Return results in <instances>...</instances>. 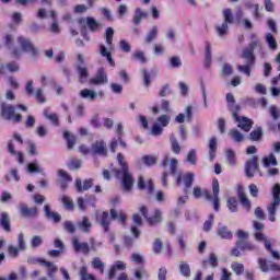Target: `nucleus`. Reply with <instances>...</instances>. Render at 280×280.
Wrapping results in <instances>:
<instances>
[{
	"label": "nucleus",
	"mask_w": 280,
	"mask_h": 280,
	"mask_svg": "<svg viewBox=\"0 0 280 280\" xmlns=\"http://www.w3.org/2000/svg\"><path fill=\"white\" fill-rule=\"evenodd\" d=\"M255 49L261 50V42L257 37V35H252V42L248 47L243 49L241 58L245 60V65H238L237 70L241 73H245L248 78H250V69L255 66Z\"/></svg>",
	"instance_id": "1"
},
{
	"label": "nucleus",
	"mask_w": 280,
	"mask_h": 280,
	"mask_svg": "<svg viewBox=\"0 0 280 280\" xmlns=\"http://www.w3.org/2000/svg\"><path fill=\"white\" fill-rule=\"evenodd\" d=\"M226 102L228 108L231 112L232 117L237 122L238 128H241V130H244V132H250V128H253V121L248 117L237 115V113L242 110V107L235 104V97L233 96V94H226Z\"/></svg>",
	"instance_id": "2"
},
{
	"label": "nucleus",
	"mask_w": 280,
	"mask_h": 280,
	"mask_svg": "<svg viewBox=\"0 0 280 280\" xmlns=\"http://www.w3.org/2000/svg\"><path fill=\"white\" fill-rule=\"evenodd\" d=\"M117 161L121 167V170H114L116 178H121L122 187L126 191H130L132 189V185H135V179L130 174V170L128 168V164L124 160V154H117Z\"/></svg>",
	"instance_id": "3"
},
{
	"label": "nucleus",
	"mask_w": 280,
	"mask_h": 280,
	"mask_svg": "<svg viewBox=\"0 0 280 280\" xmlns=\"http://www.w3.org/2000/svg\"><path fill=\"white\" fill-rule=\"evenodd\" d=\"M0 117L4 119V121H13V124H21L23 119V115L16 114V108L5 102L0 104Z\"/></svg>",
	"instance_id": "4"
},
{
	"label": "nucleus",
	"mask_w": 280,
	"mask_h": 280,
	"mask_svg": "<svg viewBox=\"0 0 280 280\" xmlns=\"http://www.w3.org/2000/svg\"><path fill=\"white\" fill-rule=\"evenodd\" d=\"M280 206V185L276 184L272 188V201L267 206L270 222H277V209Z\"/></svg>",
	"instance_id": "5"
},
{
	"label": "nucleus",
	"mask_w": 280,
	"mask_h": 280,
	"mask_svg": "<svg viewBox=\"0 0 280 280\" xmlns=\"http://www.w3.org/2000/svg\"><path fill=\"white\" fill-rule=\"evenodd\" d=\"M203 196L206 199L212 201L214 211H220V183L218 179L212 182V196L211 192L205 190Z\"/></svg>",
	"instance_id": "6"
},
{
	"label": "nucleus",
	"mask_w": 280,
	"mask_h": 280,
	"mask_svg": "<svg viewBox=\"0 0 280 280\" xmlns=\"http://www.w3.org/2000/svg\"><path fill=\"white\" fill-rule=\"evenodd\" d=\"M23 250H27V243H25V235L21 232L18 235V246L9 245L8 253L11 257L16 258L20 253H23Z\"/></svg>",
	"instance_id": "7"
},
{
	"label": "nucleus",
	"mask_w": 280,
	"mask_h": 280,
	"mask_svg": "<svg viewBox=\"0 0 280 280\" xmlns=\"http://www.w3.org/2000/svg\"><path fill=\"white\" fill-rule=\"evenodd\" d=\"M170 120L171 118L167 115L160 116L151 128V135H153V137L163 135V129L170 125Z\"/></svg>",
	"instance_id": "8"
},
{
	"label": "nucleus",
	"mask_w": 280,
	"mask_h": 280,
	"mask_svg": "<svg viewBox=\"0 0 280 280\" xmlns=\"http://www.w3.org/2000/svg\"><path fill=\"white\" fill-rule=\"evenodd\" d=\"M18 43L22 49V51H25V54H30L32 58H36L38 56V49L34 47V44L30 38H26L24 36L18 37Z\"/></svg>",
	"instance_id": "9"
},
{
	"label": "nucleus",
	"mask_w": 280,
	"mask_h": 280,
	"mask_svg": "<svg viewBox=\"0 0 280 280\" xmlns=\"http://www.w3.org/2000/svg\"><path fill=\"white\" fill-rule=\"evenodd\" d=\"M257 172H259V158L254 155L245 163V176L253 178Z\"/></svg>",
	"instance_id": "10"
},
{
	"label": "nucleus",
	"mask_w": 280,
	"mask_h": 280,
	"mask_svg": "<svg viewBox=\"0 0 280 280\" xmlns=\"http://www.w3.org/2000/svg\"><path fill=\"white\" fill-rule=\"evenodd\" d=\"M140 213L143 215V218H145L150 226H154V224H159V222H162L163 220L162 218L163 213L161 212V210H155L154 215L148 218V208L145 206H141Z\"/></svg>",
	"instance_id": "11"
},
{
	"label": "nucleus",
	"mask_w": 280,
	"mask_h": 280,
	"mask_svg": "<svg viewBox=\"0 0 280 280\" xmlns=\"http://www.w3.org/2000/svg\"><path fill=\"white\" fill-rule=\"evenodd\" d=\"M72 248L74 253H82V255H89L91 253V246L86 242H80L78 236L72 237Z\"/></svg>",
	"instance_id": "12"
},
{
	"label": "nucleus",
	"mask_w": 280,
	"mask_h": 280,
	"mask_svg": "<svg viewBox=\"0 0 280 280\" xmlns=\"http://www.w3.org/2000/svg\"><path fill=\"white\" fill-rule=\"evenodd\" d=\"M91 154L96 156H107L108 148L106 147V142L104 140H97L91 145Z\"/></svg>",
	"instance_id": "13"
},
{
	"label": "nucleus",
	"mask_w": 280,
	"mask_h": 280,
	"mask_svg": "<svg viewBox=\"0 0 280 280\" xmlns=\"http://www.w3.org/2000/svg\"><path fill=\"white\" fill-rule=\"evenodd\" d=\"M90 84H94L95 86H101L102 84H108V77L106 75V70H104V68H100L96 71L95 77L90 79Z\"/></svg>",
	"instance_id": "14"
},
{
	"label": "nucleus",
	"mask_w": 280,
	"mask_h": 280,
	"mask_svg": "<svg viewBox=\"0 0 280 280\" xmlns=\"http://www.w3.org/2000/svg\"><path fill=\"white\" fill-rule=\"evenodd\" d=\"M79 25H81L82 30L86 28V25L89 27V30H97V27H100V23L97 21H95V18H81L78 20Z\"/></svg>",
	"instance_id": "15"
},
{
	"label": "nucleus",
	"mask_w": 280,
	"mask_h": 280,
	"mask_svg": "<svg viewBox=\"0 0 280 280\" xmlns=\"http://www.w3.org/2000/svg\"><path fill=\"white\" fill-rule=\"evenodd\" d=\"M19 209L23 218H35V215H38V208L36 207L30 208L25 203H20Z\"/></svg>",
	"instance_id": "16"
},
{
	"label": "nucleus",
	"mask_w": 280,
	"mask_h": 280,
	"mask_svg": "<svg viewBox=\"0 0 280 280\" xmlns=\"http://www.w3.org/2000/svg\"><path fill=\"white\" fill-rule=\"evenodd\" d=\"M191 117H194V107H191V105H189L185 108V114H178L175 117V121L177 124H185V119H186V121H191Z\"/></svg>",
	"instance_id": "17"
},
{
	"label": "nucleus",
	"mask_w": 280,
	"mask_h": 280,
	"mask_svg": "<svg viewBox=\"0 0 280 280\" xmlns=\"http://www.w3.org/2000/svg\"><path fill=\"white\" fill-rule=\"evenodd\" d=\"M117 270H126V262L117 260L114 265H112L109 271L107 272V279L113 280V278L117 275Z\"/></svg>",
	"instance_id": "18"
},
{
	"label": "nucleus",
	"mask_w": 280,
	"mask_h": 280,
	"mask_svg": "<svg viewBox=\"0 0 280 280\" xmlns=\"http://www.w3.org/2000/svg\"><path fill=\"white\" fill-rule=\"evenodd\" d=\"M44 213L47 220H51L55 224H58L62 220V217L58 212L52 211L49 205L44 206Z\"/></svg>",
	"instance_id": "19"
},
{
	"label": "nucleus",
	"mask_w": 280,
	"mask_h": 280,
	"mask_svg": "<svg viewBox=\"0 0 280 280\" xmlns=\"http://www.w3.org/2000/svg\"><path fill=\"white\" fill-rule=\"evenodd\" d=\"M8 152L9 154H11V156H15L18 163H20L21 165L25 163V160L23 159V153L14 149V142L12 140L8 142Z\"/></svg>",
	"instance_id": "20"
},
{
	"label": "nucleus",
	"mask_w": 280,
	"mask_h": 280,
	"mask_svg": "<svg viewBox=\"0 0 280 280\" xmlns=\"http://www.w3.org/2000/svg\"><path fill=\"white\" fill-rule=\"evenodd\" d=\"M217 235L220 236L221 240H233V232H231L226 225H222L221 223H219L217 229Z\"/></svg>",
	"instance_id": "21"
},
{
	"label": "nucleus",
	"mask_w": 280,
	"mask_h": 280,
	"mask_svg": "<svg viewBox=\"0 0 280 280\" xmlns=\"http://www.w3.org/2000/svg\"><path fill=\"white\" fill-rule=\"evenodd\" d=\"M96 220L101 224V226H103L104 231L108 233V226H110V217L108 215V212H102L97 214Z\"/></svg>",
	"instance_id": "22"
},
{
	"label": "nucleus",
	"mask_w": 280,
	"mask_h": 280,
	"mask_svg": "<svg viewBox=\"0 0 280 280\" xmlns=\"http://www.w3.org/2000/svg\"><path fill=\"white\" fill-rule=\"evenodd\" d=\"M170 165L172 176H176V170L178 168V160L170 158L166 155L163 160V166L167 167Z\"/></svg>",
	"instance_id": "23"
},
{
	"label": "nucleus",
	"mask_w": 280,
	"mask_h": 280,
	"mask_svg": "<svg viewBox=\"0 0 280 280\" xmlns=\"http://www.w3.org/2000/svg\"><path fill=\"white\" fill-rule=\"evenodd\" d=\"M58 176H60V187L66 191V189L69 187V183L73 180V178L70 177L69 174L65 172V170H59L58 171Z\"/></svg>",
	"instance_id": "24"
},
{
	"label": "nucleus",
	"mask_w": 280,
	"mask_h": 280,
	"mask_svg": "<svg viewBox=\"0 0 280 280\" xmlns=\"http://www.w3.org/2000/svg\"><path fill=\"white\" fill-rule=\"evenodd\" d=\"M75 187H77V190L79 192L89 191V189H91L93 187V179L84 180L83 186H82V179L77 178L75 179Z\"/></svg>",
	"instance_id": "25"
},
{
	"label": "nucleus",
	"mask_w": 280,
	"mask_h": 280,
	"mask_svg": "<svg viewBox=\"0 0 280 280\" xmlns=\"http://www.w3.org/2000/svg\"><path fill=\"white\" fill-rule=\"evenodd\" d=\"M143 19H148V11L137 8L133 13V25H141V21H143Z\"/></svg>",
	"instance_id": "26"
},
{
	"label": "nucleus",
	"mask_w": 280,
	"mask_h": 280,
	"mask_svg": "<svg viewBox=\"0 0 280 280\" xmlns=\"http://www.w3.org/2000/svg\"><path fill=\"white\" fill-rule=\"evenodd\" d=\"M138 189H147L148 194L154 192V184L152 183V179L148 182V185H145V180L142 176L138 179Z\"/></svg>",
	"instance_id": "27"
},
{
	"label": "nucleus",
	"mask_w": 280,
	"mask_h": 280,
	"mask_svg": "<svg viewBox=\"0 0 280 280\" xmlns=\"http://www.w3.org/2000/svg\"><path fill=\"white\" fill-rule=\"evenodd\" d=\"M236 246L240 250L253 253V250H257V246L253 245L248 241H236Z\"/></svg>",
	"instance_id": "28"
},
{
	"label": "nucleus",
	"mask_w": 280,
	"mask_h": 280,
	"mask_svg": "<svg viewBox=\"0 0 280 280\" xmlns=\"http://www.w3.org/2000/svg\"><path fill=\"white\" fill-rule=\"evenodd\" d=\"M109 213H110V220H118L120 224H126V213L122 210H119L117 212V210L112 209Z\"/></svg>",
	"instance_id": "29"
},
{
	"label": "nucleus",
	"mask_w": 280,
	"mask_h": 280,
	"mask_svg": "<svg viewBox=\"0 0 280 280\" xmlns=\"http://www.w3.org/2000/svg\"><path fill=\"white\" fill-rule=\"evenodd\" d=\"M0 225L4 231H7V233H10V231H12V229L10 228V214H8V212H2L0 214Z\"/></svg>",
	"instance_id": "30"
},
{
	"label": "nucleus",
	"mask_w": 280,
	"mask_h": 280,
	"mask_svg": "<svg viewBox=\"0 0 280 280\" xmlns=\"http://www.w3.org/2000/svg\"><path fill=\"white\" fill-rule=\"evenodd\" d=\"M77 70L79 73V81L81 84H84V82L89 80V69H86L84 66H77Z\"/></svg>",
	"instance_id": "31"
},
{
	"label": "nucleus",
	"mask_w": 280,
	"mask_h": 280,
	"mask_svg": "<svg viewBox=\"0 0 280 280\" xmlns=\"http://www.w3.org/2000/svg\"><path fill=\"white\" fill-rule=\"evenodd\" d=\"M100 54L103 56V58H107L108 63L110 67H115V61L113 60V55H110V51L106 46L102 45L100 46Z\"/></svg>",
	"instance_id": "32"
},
{
	"label": "nucleus",
	"mask_w": 280,
	"mask_h": 280,
	"mask_svg": "<svg viewBox=\"0 0 280 280\" xmlns=\"http://www.w3.org/2000/svg\"><path fill=\"white\" fill-rule=\"evenodd\" d=\"M207 264H209L211 268H218V256L211 253L208 259L202 261V268H207Z\"/></svg>",
	"instance_id": "33"
},
{
	"label": "nucleus",
	"mask_w": 280,
	"mask_h": 280,
	"mask_svg": "<svg viewBox=\"0 0 280 280\" xmlns=\"http://www.w3.org/2000/svg\"><path fill=\"white\" fill-rule=\"evenodd\" d=\"M80 96L83 97V100H90L91 102H94V100H97V94L93 90L84 89L80 92Z\"/></svg>",
	"instance_id": "34"
},
{
	"label": "nucleus",
	"mask_w": 280,
	"mask_h": 280,
	"mask_svg": "<svg viewBox=\"0 0 280 280\" xmlns=\"http://www.w3.org/2000/svg\"><path fill=\"white\" fill-rule=\"evenodd\" d=\"M63 139L67 141L68 150H73V147L75 145V142L78 139L75 136H71V132L69 131H63Z\"/></svg>",
	"instance_id": "35"
},
{
	"label": "nucleus",
	"mask_w": 280,
	"mask_h": 280,
	"mask_svg": "<svg viewBox=\"0 0 280 280\" xmlns=\"http://www.w3.org/2000/svg\"><path fill=\"white\" fill-rule=\"evenodd\" d=\"M156 36H159V27L152 26L151 31L147 34L144 43L150 45L152 42L156 40Z\"/></svg>",
	"instance_id": "36"
},
{
	"label": "nucleus",
	"mask_w": 280,
	"mask_h": 280,
	"mask_svg": "<svg viewBox=\"0 0 280 280\" xmlns=\"http://www.w3.org/2000/svg\"><path fill=\"white\" fill-rule=\"evenodd\" d=\"M105 40L108 45V50L112 51V49H114L113 47V36H115V31L113 30V27H108L106 31H105Z\"/></svg>",
	"instance_id": "37"
},
{
	"label": "nucleus",
	"mask_w": 280,
	"mask_h": 280,
	"mask_svg": "<svg viewBox=\"0 0 280 280\" xmlns=\"http://www.w3.org/2000/svg\"><path fill=\"white\" fill-rule=\"evenodd\" d=\"M44 266L47 268V276L50 279H54L56 272H58V267L54 262L47 260L44 262Z\"/></svg>",
	"instance_id": "38"
},
{
	"label": "nucleus",
	"mask_w": 280,
	"mask_h": 280,
	"mask_svg": "<svg viewBox=\"0 0 280 280\" xmlns=\"http://www.w3.org/2000/svg\"><path fill=\"white\" fill-rule=\"evenodd\" d=\"M78 226L83 233H89V231H91V226H93V224L91 223V221H89V218L83 217L82 221L78 223Z\"/></svg>",
	"instance_id": "39"
},
{
	"label": "nucleus",
	"mask_w": 280,
	"mask_h": 280,
	"mask_svg": "<svg viewBox=\"0 0 280 280\" xmlns=\"http://www.w3.org/2000/svg\"><path fill=\"white\" fill-rule=\"evenodd\" d=\"M277 164V158L272 153L262 159L264 167H275Z\"/></svg>",
	"instance_id": "40"
},
{
	"label": "nucleus",
	"mask_w": 280,
	"mask_h": 280,
	"mask_svg": "<svg viewBox=\"0 0 280 280\" xmlns=\"http://www.w3.org/2000/svg\"><path fill=\"white\" fill-rule=\"evenodd\" d=\"M211 43L206 42V58H205V67L209 69L211 67Z\"/></svg>",
	"instance_id": "41"
},
{
	"label": "nucleus",
	"mask_w": 280,
	"mask_h": 280,
	"mask_svg": "<svg viewBox=\"0 0 280 280\" xmlns=\"http://www.w3.org/2000/svg\"><path fill=\"white\" fill-rule=\"evenodd\" d=\"M5 69H8V71H10L11 73H15L16 71H19L20 67L19 63L16 62H10L7 66H0V73H5Z\"/></svg>",
	"instance_id": "42"
},
{
	"label": "nucleus",
	"mask_w": 280,
	"mask_h": 280,
	"mask_svg": "<svg viewBox=\"0 0 280 280\" xmlns=\"http://www.w3.org/2000/svg\"><path fill=\"white\" fill-rule=\"evenodd\" d=\"M238 198H240V202H241L242 207H244L245 211H250V208L253 207V205L250 203V199H248V197H246V194L241 192Z\"/></svg>",
	"instance_id": "43"
},
{
	"label": "nucleus",
	"mask_w": 280,
	"mask_h": 280,
	"mask_svg": "<svg viewBox=\"0 0 280 280\" xmlns=\"http://www.w3.org/2000/svg\"><path fill=\"white\" fill-rule=\"evenodd\" d=\"M214 30L218 36H226L229 34V24H226V22H223L222 24L215 25Z\"/></svg>",
	"instance_id": "44"
},
{
	"label": "nucleus",
	"mask_w": 280,
	"mask_h": 280,
	"mask_svg": "<svg viewBox=\"0 0 280 280\" xmlns=\"http://www.w3.org/2000/svg\"><path fill=\"white\" fill-rule=\"evenodd\" d=\"M194 173H187L186 175L183 176V180L185 184V194H187V189H189L191 185H194Z\"/></svg>",
	"instance_id": "45"
},
{
	"label": "nucleus",
	"mask_w": 280,
	"mask_h": 280,
	"mask_svg": "<svg viewBox=\"0 0 280 280\" xmlns=\"http://www.w3.org/2000/svg\"><path fill=\"white\" fill-rule=\"evenodd\" d=\"M262 137H264V129H261V127H258L256 130H253L249 133V139L252 141H261Z\"/></svg>",
	"instance_id": "46"
},
{
	"label": "nucleus",
	"mask_w": 280,
	"mask_h": 280,
	"mask_svg": "<svg viewBox=\"0 0 280 280\" xmlns=\"http://www.w3.org/2000/svg\"><path fill=\"white\" fill-rule=\"evenodd\" d=\"M106 265L102 261V259H100V257H95L92 260V268H94V270H100L101 275H104V267Z\"/></svg>",
	"instance_id": "47"
},
{
	"label": "nucleus",
	"mask_w": 280,
	"mask_h": 280,
	"mask_svg": "<svg viewBox=\"0 0 280 280\" xmlns=\"http://www.w3.org/2000/svg\"><path fill=\"white\" fill-rule=\"evenodd\" d=\"M179 272L183 277H191V268L189 267V264L182 261L179 264Z\"/></svg>",
	"instance_id": "48"
},
{
	"label": "nucleus",
	"mask_w": 280,
	"mask_h": 280,
	"mask_svg": "<svg viewBox=\"0 0 280 280\" xmlns=\"http://www.w3.org/2000/svg\"><path fill=\"white\" fill-rule=\"evenodd\" d=\"M231 268H232L233 272H235L237 275V277H240L241 275H244V264L233 261L231 264Z\"/></svg>",
	"instance_id": "49"
},
{
	"label": "nucleus",
	"mask_w": 280,
	"mask_h": 280,
	"mask_svg": "<svg viewBox=\"0 0 280 280\" xmlns=\"http://www.w3.org/2000/svg\"><path fill=\"white\" fill-rule=\"evenodd\" d=\"M132 60H139L142 65H145L148 62V59L145 58V54L141 50H136L131 55Z\"/></svg>",
	"instance_id": "50"
},
{
	"label": "nucleus",
	"mask_w": 280,
	"mask_h": 280,
	"mask_svg": "<svg viewBox=\"0 0 280 280\" xmlns=\"http://www.w3.org/2000/svg\"><path fill=\"white\" fill-rule=\"evenodd\" d=\"M230 137H232V139L236 143H242V141H244V135H242V132H240V130H237V129H232L230 131Z\"/></svg>",
	"instance_id": "51"
},
{
	"label": "nucleus",
	"mask_w": 280,
	"mask_h": 280,
	"mask_svg": "<svg viewBox=\"0 0 280 280\" xmlns=\"http://www.w3.org/2000/svg\"><path fill=\"white\" fill-rule=\"evenodd\" d=\"M228 209L232 213H236L237 211V199L235 197H229L228 198Z\"/></svg>",
	"instance_id": "52"
},
{
	"label": "nucleus",
	"mask_w": 280,
	"mask_h": 280,
	"mask_svg": "<svg viewBox=\"0 0 280 280\" xmlns=\"http://www.w3.org/2000/svg\"><path fill=\"white\" fill-rule=\"evenodd\" d=\"M171 148H172V152H174V154H180V144L178 143V140L176 139V137L171 136Z\"/></svg>",
	"instance_id": "53"
},
{
	"label": "nucleus",
	"mask_w": 280,
	"mask_h": 280,
	"mask_svg": "<svg viewBox=\"0 0 280 280\" xmlns=\"http://www.w3.org/2000/svg\"><path fill=\"white\" fill-rule=\"evenodd\" d=\"M33 95L39 104H45V102H47V98L45 97L43 89H40V88L36 89L35 93Z\"/></svg>",
	"instance_id": "54"
},
{
	"label": "nucleus",
	"mask_w": 280,
	"mask_h": 280,
	"mask_svg": "<svg viewBox=\"0 0 280 280\" xmlns=\"http://www.w3.org/2000/svg\"><path fill=\"white\" fill-rule=\"evenodd\" d=\"M258 268L261 272H270V265L266 258H258Z\"/></svg>",
	"instance_id": "55"
},
{
	"label": "nucleus",
	"mask_w": 280,
	"mask_h": 280,
	"mask_svg": "<svg viewBox=\"0 0 280 280\" xmlns=\"http://www.w3.org/2000/svg\"><path fill=\"white\" fill-rule=\"evenodd\" d=\"M266 43L269 46L270 49H277V40L275 39V36L272 33H268L266 35Z\"/></svg>",
	"instance_id": "56"
},
{
	"label": "nucleus",
	"mask_w": 280,
	"mask_h": 280,
	"mask_svg": "<svg viewBox=\"0 0 280 280\" xmlns=\"http://www.w3.org/2000/svg\"><path fill=\"white\" fill-rule=\"evenodd\" d=\"M38 246H43V236L35 235L31 238V248H38Z\"/></svg>",
	"instance_id": "57"
},
{
	"label": "nucleus",
	"mask_w": 280,
	"mask_h": 280,
	"mask_svg": "<svg viewBox=\"0 0 280 280\" xmlns=\"http://www.w3.org/2000/svg\"><path fill=\"white\" fill-rule=\"evenodd\" d=\"M186 161L189 163V165H196L198 161V158L196 156V149H192L188 152Z\"/></svg>",
	"instance_id": "58"
},
{
	"label": "nucleus",
	"mask_w": 280,
	"mask_h": 280,
	"mask_svg": "<svg viewBox=\"0 0 280 280\" xmlns=\"http://www.w3.org/2000/svg\"><path fill=\"white\" fill-rule=\"evenodd\" d=\"M69 170L75 171L82 167V160L79 159H71L68 164Z\"/></svg>",
	"instance_id": "59"
},
{
	"label": "nucleus",
	"mask_w": 280,
	"mask_h": 280,
	"mask_svg": "<svg viewBox=\"0 0 280 280\" xmlns=\"http://www.w3.org/2000/svg\"><path fill=\"white\" fill-rule=\"evenodd\" d=\"M223 19H224L223 23H226V24L233 23L234 18H233V12L231 11V9H225L223 11Z\"/></svg>",
	"instance_id": "60"
},
{
	"label": "nucleus",
	"mask_w": 280,
	"mask_h": 280,
	"mask_svg": "<svg viewBox=\"0 0 280 280\" xmlns=\"http://www.w3.org/2000/svg\"><path fill=\"white\" fill-rule=\"evenodd\" d=\"M27 172H30V174H43V168H40L36 163H30Z\"/></svg>",
	"instance_id": "61"
},
{
	"label": "nucleus",
	"mask_w": 280,
	"mask_h": 280,
	"mask_svg": "<svg viewBox=\"0 0 280 280\" xmlns=\"http://www.w3.org/2000/svg\"><path fill=\"white\" fill-rule=\"evenodd\" d=\"M81 280H95V277L86 272V266L81 267L80 269Z\"/></svg>",
	"instance_id": "62"
},
{
	"label": "nucleus",
	"mask_w": 280,
	"mask_h": 280,
	"mask_svg": "<svg viewBox=\"0 0 280 280\" xmlns=\"http://www.w3.org/2000/svg\"><path fill=\"white\" fill-rule=\"evenodd\" d=\"M63 229L67 231V233H70V235H73L75 233V224L71 221H65L63 222Z\"/></svg>",
	"instance_id": "63"
},
{
	"label": "nucleus",
	"mask_w": 280,
	"mask_h": 280,
	"mask_svg": "<svg viewBox=\"0 0 280 280\" xmlns=\"http://www.w3.org/2000/svg\"><path fill=\"white\" fill-rule=\"evenodd\" d=\"M61 202L66 209L68 210L73 209V200H71V198H69L68 196H62Z\"/></svg>",
	"instance_id": "64"
}]
</instances>
